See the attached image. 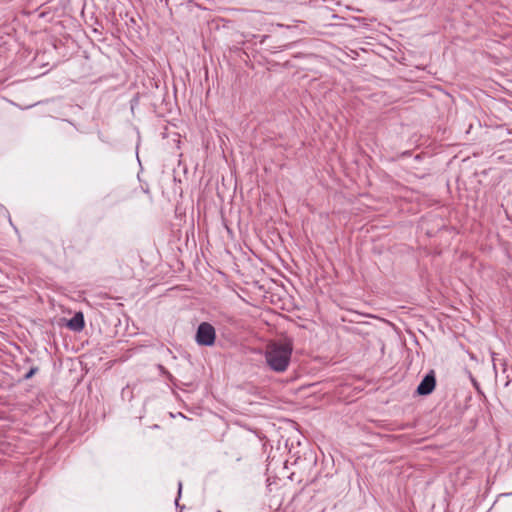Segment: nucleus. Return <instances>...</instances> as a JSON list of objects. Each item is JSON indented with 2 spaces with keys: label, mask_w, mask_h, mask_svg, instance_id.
Returning a JSON list of instances; mask_svg holds the SVG:
<instances>
[{
  "label": "nucleus",
  "mask_w": 512,
  "mask_h": 512,
  "mask_svg": "<svg viewBox=\"0 0 512 512\" xmlns=\"http://www.w3.org/2000/svg\"><path fill=\"white\" fill-rule=\"evenodd\" d=\"M138 103V98L137 97H134L132 100H131V109L133 110L134 108V105Z\"/></svg>",
  "instance_id": "nucleus-6"
},
{
  "label": "nucleus",
  "mask_w": 512,
  "mask_h": 512,
  "mask_svg": "<svg viewBox=\"0 0 512 512\" xmlns=\"http://www.w3.org/2000/svg\"><path fill=\"white\" fill-rule=\"evenodd\" d=\"M436 386L435 371L430 370L417 387V394L427 396L433 392Z\"/></svg>",
  "instance_id": "nucleus-3"
},
{
  "label": "nucleus",
  "mask_w": 512,
  "mask_h": 512,
  "mask_svg": "<svg viewBox=\"0 0 512 512\" xmlns=\"http://www.w3.org/2000/svg\"><path fill=\"white\" fill-rule=\"evenodd\" d=\"M85 326L84 316L81 312H77L67 323V327L73 331H81Z\"/></svg>",
  "instance_id": "nucleus-4"
},
{
  "label": "nucleus",
  "mask_w": 512,
  "mask_h": 512,
  "mask_svg": "<svg viewBox=\"0 0 512 512\" xmlns=\"http://www.w3.org/2000/svg\"><path fill=\"white\" fill-rule=\"evenodd\" d=\"M292 350V343L289 341L269 343L265 351L267 365L275 372L286 371L291 360Z\"/></svg>",
  "instance_id": "nucleus-1"
},
{
  "label": "nucleus",
  "mask_w": 512,
  "mask_h": 512,
  "mask_svg": "<svg viewBox=\"0 0 512 512\" xmlns=\"http://www.w3.org/2000/svg\"><path fill=\"white\" fill-rule=\"evenodd\" d=\"M38 368L37 367H33L31 368L24 376V378L27 380V379H30L36 372H37Z\"/></svg>",
  "instance_id": "nucleus-5"
},
{
  "label": "nucleus",
  "mask_w": 512,
  "mask_h": 512,
  "mask_svg": "<svg viewBox=\"0 0 512 512\" xmlns=\"http://www.w3.org/2000/svg\"><path fill=\"white\" fill-rule=\"evenodd\" d=\"M215 328L208 322H202L196 331L195 340L200 346H212L215 343Z\"/></svg>",
  "instance_id": "nucleus-2"
}]
</instances>
